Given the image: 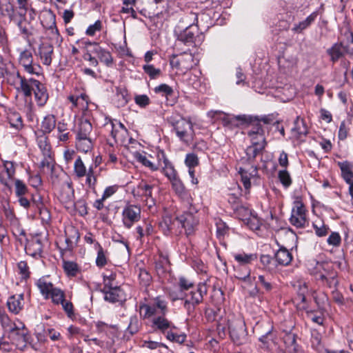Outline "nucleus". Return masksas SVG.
<instances>
[{"instance_id": "9b49d317", "label": "nucleus", "mask_w": 353, "mask_h": 353, "mask_svg": "<svg viewBox=\"0 0 353 353\" xmlns=\"http://www.w3.org/2000/svg\"><path fill=\"white\" fill-rule=\"evenodd\" d=\"M141 209L139 205L127 204L122 211V222L125 228L130 229L141 219Z\"/></svg>"}, {"instance_id": "de8ad7c7", "label": "nucleus", "mask_w": 353, "mask_h": 353, "mask_svg": "<svg viewBox=\"0 0 353 353\" xmlns=\"http://www.w3.org/2000/svg\"><path fill=\"white\" fill-rule=\"evenodd\" d=\"M343 48L341 43H336L327 50L332 62L335 63L343 55Z\"/></svg>"}, {"instance_id": "69168bd1", "label": "nucleus", "mask_w": 353, "mask_h": 353, "mask_svg": "<svg viewBox=\"0 0 353 353\" xmlns=\"http://www.w3.org/2000/svg\"><path fill=\"white\" fill-rule=\"evenodd\" d=\"M61 305L62 309L68 316V317L72 319L74 317V308L72 303L70 301H68L65 298L63 299L61 303H59Z\"/></svg>"}, {"instance_id": "864d4df0", "label": "nucleus", "mask_w": 353, "mask_h": 353, "mask_svg": "<svg viewBox=\"0 0 353 353\" xmlns=\"http://www.w3.org/2000/svg\"><path fill=\"white\" fill-rule=\"evenodd\" d=\"M141 327V323L137 316H132L130 319L129 325L126 329V332L130 335L137 334Z\"/></svg>"}, {"instance_id": "338daca9", "label": "nucleus", "mask_w": 353, "mask_h": 353, "mask_svg": "<svg viewBox=\"0 0 353 353\" xmlns=\"http://www.w3.org/2000/svg\"><path fill=\"white\" fill-rule=\"evenodd\" d=\"M143 69L152 79L157 78L161 73V70L159 68H155L153 65H144Z\"/></svg>"}, {"instance_id": "e433bc0d", "label": "nucleus", "mask_w": 353, "mask_h": 353, "mask_svg": "<svg viewBox=\"0 0 353 353\" xmlns=\"http://www.w3.org/2000/svg\"><path fill=\"white\" fill-rule=\"evenodd\" d=\"M180 57L181 62V72H186L196 65V63L194 62L192 54L184 52Z\"/></svg>"}, {"instance_id": "f03ea898", "label": "nucleus", "mask_w": 353, "mask_h": 353, "mask_svg": "<svg viewBox=\"0 0 353 353\" xmlns=\"http://www.w3.org/2000/svg\"><path fill=\"white\" fill-rule=\"evenodd\" d=\"M7 81L17 93L26 99H31L32 93L39 106H43L48 100V92L44 84L34 78H26L19 71L8 74Z\"/></svg>"}, {"instance_id": "f257e3e1", "label": "nucleus", "mask_w": 353, "mask_h": 353, "mask_svg": "<svg viewBox=\"0 0 353 353\" xmlns=\"http://www.w3.org/2000/svg\"><path fill=\"white\" fill-rule=\"evenodd\" d=\"M168 312L167 302L160 296L139 304L141 316L150 320V327L154 332L164 334L168 330L175 328L172 322L165 317Z\"/></svg>"}, {"instance_id": "4c0bfd02", "label": "nucleus", "mask_w": 353, "mask_h": 353, "mask_svg": "<svg viewBox=\"0 0 353 353\" xmlns=\"http://www.w3.org/2000/svg\"><path fill=\"white\" fill-rule=\"evenodd\" d=\"M179 286L181 290L180 296H172V301H176L178 299H183V294H182L184 291H189L192 289L194 288V283L190 281L189 279L185 277H180L179 279Z\"/></svg>"}, {"instance_id": "20e7f679", "label": "nucleus", "mask_w": 353, "mask_h": 353, "mask_svg": "<svg viewBox=\"0 0 353 353\" xmlns=\"http://www.w3.org/2000/svg\"><path fill=\"white\" fill-rule=\"evenodd\" d=\"M169 123L173 127V129L179 138V139L189 143L192 141L194 137L193 124L190 121L181 117L172 116L168 119Z\"/></svg>"}, {"instance_id": "f704fd0d", "label": "nucleus", "mask_w": 353, "mask_h": 353, "mask_svg": "<svg viewBox=\"0 0 353 353\" xmlns=\"http://www.w3.org/2000/svg\"><path fill=\"white\" fill-rule=\"evenodd\" d=\"M233 256L240 265L251 264L257 259L256 254H246L245 252L234 254Z\"/></svg>"}, {"instance_id": "49530a36", "label": "nucleus", "mask_w": 353, "mask_h": 353, "mask_svg": "<svg viewBox=\"0 0 353 353\" xmlns=\"http://www.w3.org/2000/svg\"><path fill=\"white\" fill-rule=\"evenodd\" d=\"M294 288L296 291L297 296L296 299L300 301V303H304L306 301V294L308 292V287L305 282H297L296 285H294Z\"/></svg>"}, {"instance_id": "bf43d9fd", "label": "nucleus", "mask_w": 353, "mask_h": 353, "mask_svg": "<svg viewBox=\"0 0 353 353\" xmlns=\"http://www.w3.org/2000/svg\"><path fill=\"white\" fill-rule=\"evenodd\" d=\"M63 268L68 276H75L79 272L78 265L72 261H63Z\"/></svg>"}, {"instance_id": "9d476101", "label": "nucleus", "mask_w": 353, "mask_h": 353, "mask_svg": "<svg viewBox=\"0 0 353 353\" xmlns=\"http://www.w3.org/2000/svg\"><path fill=\"white\" fill-rule=\"evenodd\" d=\"M19 64L28 74L37 76L41 74V67L39 63L34 61L32 52L30 50L25 49L20 52Z\"/></svg>"}, {"instance_id": "cd10ccee", "label": "nucleus", "mask_w": 353, "mask_h": 353, "mask_svg": "<svg viewBox=\"0 0 353 353\" xmlns=\"http://www.w3.org/2000/svg\"><path fill=\"white\" fill-rule=\"evenodd\" d=\"M153 188V185L148 184L144 181H141L139 183L137 188L133 190V193L134 195L147 199L152 196Z\"/></svg>"}, {"instance_id": "2eb2a0df", "label": "nucleus", "mask_w": 353, "mask_h": 353, "mask_svg": "<svg viewBox=\"0 0 353 353\" xmlns=\"http://www.w3.org/2000/svg\"><path fill=\"white\" fill-rule=\"evenodd\" d=\"M41 23L43 27L51 31L54 38L59 41L60 34L56 26V15L50 9L44 10L41 13Z\"/></svg>"}, {"instance_id": "7c9ffc66", "label": "nucleus", "mask_w": 353, "mask_h": 353, "mask_svg": "<svg viewBox=\"0 0 353 353\" xmlns=\"http://www.w3.org/2000/svg\"><path fill=\"white\" fill-rule=\"evenodd\" d=\"M25 250L27 254L34 258H37L41 256L42 252V245L41 241L36 239L30 241L26 246Z\"/></svg>"}, {"instance_id": "423d86ee", "label": "nucleus", "mask_w": 353, "mask_h": 353, "mask_svg": "<svg viewBox=\"0 0 353 353\" xmlns=\"http://www.w3.org/2000/svg\"><path fill=\"white\" fill-rule=\"evenodd\" d=\"M228 330L232 341L236 345H241L248 342V331L245 323L241 317L229 319Z\"/></svg>"}, {"instance_id": "0e129e2a", "label": "nucleus", "mask_w": 353, "mask_h": 353, "mask_svg": "<svg viewBox=\"0 0 353 353\" xmlns=\"http://www.w3.org/2000/svg\"><path fill=\"white\" fill-rule=\"evenodd\" d=\"M278 177L281 184L285 188H288L291 185L292 181L290 173L286 169L280 170L278 173Z\"/></svg>"}, {"instance_id": "473e14b6", "label": "nucleus", "mask_w": 353, "mask_h": 353, "mask_svg": "<svg viewBox=\"0 0 353 353\" xmlns=\"http://www.w3.org/2000/svg\"><path fill=\"white\" fill-rule=\"evenodd\" d=\"M94 52L101 62L105 63L107 66H110L112 64L113 58L109 51L97 45Z\"/></svg>"}, {"instance_id": "c85d7f7f", "label": "nucleus", "mask_w": 353, "mask_h": 353, "mask_svg": "<svg viewBox=\"0 0 353 353\" xmlns=\"http://www.w3.org/2000/svg\"><path fill=\"white\" fill-rule=\"evenodd\" d=\"M92 131V125L91 123L86 119H81L79 123L76 138L91 137Z\"/></svg>"}, {"instance_id": "052dcab7", "label": "nucleus", "mask_w": 353, "mask_h": 353, "mask_svg": "<svg viewBox=\"0 0 353 353\" xmlns=\"http://www.w3.org/2000/svg\"><path fill=\"white\" fill-rule=\"evenodd\" d=\"M8 119L11 127L14 128L17 130L21 129L22 128V119L19 113H10L8 117Z\"/></svg>"}, {"instance_id": "c03bdc74", "label": "nucleus", "mask_w": 353, "mask_h": 353, "mask_svg": "<svg viewBox=\"0 0 353 353\" xmlns=\"http://www.w3.org/2000/svg\"><path fill=\"white\" fill-rule=\"evenodd\" d=\"M62 187L63 192L62 193V197L65 202H68L72 200L74 197V189L72 186V182L70 179L65 180L62 183Z\"/></svg>"}, {"instance_id": "dca6fc26", "label": "nucleus", "mask_w": 353, "mask_h": 353, "mask_svg": "<svg viewBox=\"0 0 353 353\" xmlns=\"http://www.w3.org/2000/svg\"><path fill=\"white\" fill-rule=\"evenodd\" d=\"M102 292L104 294V299L110 303L122 302L125 299V292L118 285H112L108 283Z\"/></svg>"}, {"instance_id": "412c9836", "label": "nucleus", "mask_w": 353, "mask_h": 353, "mask_svg": "<svg viewBox=\"0 0 353 353\" xmlns=\"http://www.w3.org/2000/svg\"><path fill=\"white\" fill-rule=\"evenodd\" d=\"M0 169V181L7 185L8 181L12 179L15 174L14 163L12 161H6Z\"/></svg>"}, {"instance_id": "4be33fe9", "label": "nucleus", "mask_w": 353, "mask_h": 353, "mask_svg": "<svg viewBox=\"0 0 353 353\" xmlns=\"http://www.w3.org/2000/svg\"><path fill=\"white\" fill-rule=\"evenodd\" d=\"M53 46L48 43H42L39 48V54L43 64L50 65L52 63Z\"/></svg>"}, {"instance_id": "5701e85b", "label": "nucleus", "mask_w": 353, "mask_h": 353, "mask_svg": "<svg viewBox=\"0 0 353 353\" xmlns=\"http://www.w3.org/2000/svg\"><path fill=\"white\" fill-rule=\"evenodd\" d=\"M214 115H218L219 119L221 120L223 125L230 128L239 126L238 123L241 124V119H239V117H242L243 115L230 116L221 111L214 112Z\"/></svg>"}, {"instance_id": "5fc2aeb1", "label": "nucleus", "mask_w": 353, "mask_h": 353, "mask_svg": "<svg viewBox=\"0 0 353 353\" xmlns=\"http://www.w3.org/2000/svg\"><path fill=\"white\" fill-rule=\"evenodd\" d=\"M170 261L167 256L161 254L159 259L155 263V269L158 274H163L168 267L169 266Z\"/></svg>"}, {"instance_id": "0eeeda50", "label": "nucleus", "mask_w": 353, "mask_h": 353, "mask_svg": "<svg viewBox=\"0 0 353 353\" xmlns=\"http://www.w3.org/2000/svg\"><path fill=\"white\" fill-rule=\"evenodd\" d=\"M239 119H241V124H248L247 134L251 139V141L263 142L265 141V129L263 125L260 123L259 117L243 114Z\"/></svg>"}, {"instance_id": "a878e982", "label": "nucleus", "mask_w": 353, "mask_h": 353, "mask_svg": "<svg viewBox=\"0 0 353 353\" xmlns=\"http://www.w3.org/2000/svg\"><path fill=\"white\" fill-rule=\"evenodd\" d=\"M101 170V168H99V170L97 171L94 168L92 165H90L88 169V172L85 177V185L93 191L96 190V186L98 181V177L99 176V172Z\"/></svg>"}, {"instance_id": "8fccbe9b", "label": "nucleus", "mask_w": 353, "mask_h": 353, "mask_svg": "<svg viewBox=\"0 0 353 353\" xmlns=\"http://www.w3.org/2000/svg\"><path fill=\"white\" fill-rule=\"evenodd\" d=\"M134 157L138 162L148 168L150 170L156 171L159 170V165H156L155 163L152 162L145 155L137 152Z\"/></svg>"}, {"instance_id": "13d9d810", "label": "nucleus", "mask_w": 353, "mask_h": 353, "mask_svg": "<svg viewBox=\"0 0 353 353\" xmlns=\"http://www.w3.org/2000/svg\"><path fill=\"white\" fill-rule=\"evenodd\" d=\"M65 298V294L63 290L60 288H56L50 294V299H51L52 303L54 305H59Z\"/></svg>"}, {"instance_id": "72a5a7b5", "label": "nucleus", "mask_w": 353, "mask_h": 353, "mask_svg": "<svg viewBox=\"0 0 353 353\" xmlns=\"http://www.w3.org/2000/svg\"><path fill=\"white\" fill-rule=\"evenodd\" d=\"M294 128L292 129L296 138L300 139L302 136L307 134V128L305 121L297 117L294 123Z\"/></svg>"}, {"instance_id": "a18cd8bd", "label": "nucleus", "mask_w": 353, "mask_h": 353, "mask_svg": "<svg viewBox=\"0 0 353 353\" xmlns=\"http://www.w3.org/2000/svg\"><path fill=\"white\" fill-rule=\"evenodd\" d=\"M123 6L121 8V13L130 14L134 19L137 18V12L134 9L137 0H121Z\"/></svg>"}, {"instance_id": "4d7b16f0", "label": "nucleus", "mask_w": 353, "mask_h": 353, "mask_svg": "<svg viewBox=\"0 0 353 353\" xmlns=\"http://www.w3.org/2000/svg\"><path fill=\"white\" fill-rule=\"evenodd\" d=\"M161 168L163 173L170 181L178 178L177 172L174 169V165L170 161L162 166Z\"/></svg>"}, {"instance_id": "bb28decb", "label": "nucleus", "mask_w": 353, "mask_h": 353, "mask_svg": "<svg viewBox=\"0 0 353 353\" xmlns=\"http://www.w3.org/2000/svg\"><path fill=\"white\" fill-rule=\"evenodd\" d=\"M286 348L290 353H299L300 347L296 343V335L290 332H286L283 336Z\"/></svg>"}, {"instance_id": "58836bf2", "label": "nucleus", "mask_w": 353, "mask_h": 353, "mask_svg": "<svg viewBox=\"0 0 353 353\" xmlns=\"http://www.w3.org/2000/svg\"><path fill=\"white\" fill-rule=\"evenodd\" d=\"M57 129L58 132L57 139L59 141L61 142L68 141L71 137L68 132V124L65 123L63 120L59 121L57 125Z\"/></svg>"}, {"instance_id": "aec40b11", "label": "nucleus", "mask_w": 353, "mask_h": 353, "mask_svg": "<svg viewBox=\"0 0 353 353\" xmlns=\"http://www.w3.org/2000/svg\"><path fill=\"white\" fill-rule=\"evenodd\" d=\"M48 276H42L37 280L35 285L45 299H50V294L56 288L54 284L48 280Z\"/></svg>"}, {"instance_id": "680f3d73", "label": "nucleus", "mask_w": 353, "mask_h": 353, "mask_svg": "<svg viewBox=\"0 0 353 353\" xmlns=\"http://www.w3.org/2000/svg\"><path fill=\"white\" fill-rule=\"evenodd\" d=\"M139 283L143 287H148L152 281L151 274L145 269H140L139 274Z\"/></svg>"}, {"instance_id": "b1692460", "label": "nucleus", "mask_w": 353, "mask_h": 353, "mask_svg": "<svg viewBox=\"0 0 353 353\" xmlns=\"http://www.w3.org/2000/svg\"><path fill=\"white\" fill-rule=\"evenodd\" d=\"M275 262L282 266L288 265L292 260V253L285 248L281 247L274 254Z\"/></svg>"}, {"instance_id": "603ef678", "label": "nucleus", "mask_w": 353, "mask_h": 353, "mask_svg": "<svg viewBox=\"0 0 353 353\" xmlns=\"http://www.w3.org/2000/svg\"><path fill=\"white\" fill-rule=\"evenodd\" d=\"M260 263L263 265V268L268 271H272L276 267V262L274 261L273 258L269 254L261 255Z\"/></svg>"}, {"instance_id": "ddd939ff", "label": "nucleus", "mask_w": 353, "mask_h": 353, "mask_svg": "<svg viewBox=\"0 0 353 353\" xmlns=\"http://www.w3.org/2000/svg\"><path fill=\"white\" fill-rule=\"evenodd\" d=\"M306 219V209L302 201H295L290 218V223L296 228L305 227Z\"/></svg>"}, {"instance_id": "774afa93", "label": "nucleus", "mask_w": 353, "mask_h": 353, "mask_svg": "<svg viewBox=\"0 0 353 353\" xmlns=\"http://www.w3.org/2000/svg\"><path fill=\"white\" fill-rule=\"evenodd\" d=\"M185 163L189 169L194 168L199 165V159L194 153L188 154L185 157Z\"/></svg>"}, {"instance_id": "393cba45", "label": "nucleus", "mask_w": 353, "mask_h": 353, "mask_svg": "<svg viewBox=\"0 0 353 353\" xmlns=\"http://www.w3.org/2000/svg\"><path fill=\"white\" fill-rule=\"evenodd\" d=\"M23 294L13 295L9 297L7 301V306L10 312L15 314L19 313L23 308Z\"/></svg>"}, {"instance_id": "ea45409f", "label": "nucleus", "mask_w": 353, "mask_h": 353, "mask_svg": "<svg viewBox=\"0 0 353 353\" xmlns=\"http://www.w3.org/2000/svg\"><path fill=\"white\" fill-rule=\"evenodd\" d=\"M73 172L74 175L79 179L84 177L87 174L88 169L79 156L74 161Z\"/></svg>"}, {"instance_id": "c756f323", "label": "nucleus", "mask_w": 353, "mask_h": 353, "mask_svg": "<svg viewBox=\"0 0 353 353\" xmlns=\"http://www.w3.org/2000/svg\"><path fill=\"white\" fill-rule=\"evenodd\" d=\"M177 224L176 217L172 219L170 216H165L159 223V228L164 234L169 235L174 232L175 225Z\"/></svg>"}, {"instance_id": "6e6d98bb", "label": "nucleus", "mask_w": 353, "mask_h": 353, "mask_svg": "<svg viewBox=\"0 0 353 353\" xmlns=\"http://www.w3.org/2000/svg\"><path fill=\"white\" fill-rule=\"evenodd\" d=\"M3 211L6 219L10 223V224H17L18 220L14 214V210L11 208L8 202L3 204Z\"/></svg>"}, {"instance_id": "6ab92c4d", "label": "nucleus", "mask_w": 353, "mask_h": 353, "mask_svg": "<svg viewBox=\"0 0 353 353\" xmlns=\"http://www.w3.org/2000/svg\"><path fill=\"white\" fill-rule=\"evenodd\" d=\"M267 145L266 141H252V145L248 146L245 150L248 161L252 163L256 157L262 154L263 150Z\"/></svg>"}, {"instance_id": "a211bd4d", "label": "nucleus", "mask_w": 353, "mask_h": 353, "mask_svg": "<svg viewBox=\"0 0 353 353\" xmlns=\"http://www.w3.org/2000/svg\"><path fill=\"white\" fill-rule=\"evenodd\" d=\"M154 92L164 97L168 105H173L177 101V97L172 87L165 83L160 84L154 88Z\"/></svg>"}, {"instance_id": "39448f33", "label": "nucleus", "mask_w": 353, "mask_h": 353, "mask_svg": "<svg viewBox=\"0 0 353 353\" xmlns=\"http://www.w3.org/2000/svg\"><path fill=\"white\" fill-rule=\"evenodd\" d=\"M176 35V47L181 43L188 46H196L201 43L203 40V35L199 32L198 26L192 23L189 25L185 29L179 32L175 31Z\"/></svg>"}, {"instance_id": "79ce46f5", "label": "nucleus", "mask_w": 353, "mask_h": 353, "mask_svg": "<svg viewBox=\"0 0 353 353\" xmlns=\"http://www.w3.org/2000/svg\"><path fill=\"white\" fill-rule=\"evenodd\" d=\"M14 22L17 24V26L19 28L21 33L23 35L24 38L28 39L29 37L32 34V32L28 28L26 21L25 14L19 13V18L17 17V21Z\"/></svg>"}, {"instance_id": "a19ab883", "label": "nucleus", "mask_w": 353, "mask_h": 353, "mask_svg": "<svg viewBox=\"0 0 353 353\" xmlns=\"http://www.w3.org/2000/svg\"><path fill=\"white\" fill-rule=\"evenodd\" d=\"M256 285L259 288L263 289L265 292H270L274 288V285L271 281L270 276L265 275H259L258 276Z\"/></svg>"}, {"instance_id": "1a4fd4ad", "label": "nucleus", "mask_w": 353, "mask_h": 353, "mask_svg": "<svg viewBox=\"0 0 353 353\" xmlns=\"http://www.w3.org/2000/svg\"><path fill=\"white\" fill-rule=\"evenodd\" d=\"M8 337L12 344H14L19 350H23L29 342L30 335L25 325L19 321L18 324L12 326L8 332Z\"/></svg>"}, {"instance_id": "7ed1b4c3", "label": "nucleus", "mask_w": 353, "mask_h": 353, "mask_svg": "<svg viewBox=\"0 0 353 353\" xmlns=\"http://www.w3.org/2000/svg\"><path fill=\"white\" fill-rule=\"evenodd\" d=\"M312 274L316 280L321 281L330 288L336 287L338 284L337 272L332 262H317Z\"/></svg>"}, {"instance_id": "c9c22d12", "label": "nucleus", "mask_w": 353, "mask_h": 353, "mask_svg": "<svg viewBox=\"0 0 353 353\" xmlns=\"http://www.w3.org/2000/svg\"><path fill=\"white\" fill-rule=\"evenodd\" d=\"M76 147L78 150L87 153L93 148V142L91 137L76 138Z\"/></svg>"}, {"instance_id": "f8f14e48", "label": "nucleus", "mask_w": 353, "mask_h": 353, "mask_svg": "<svg viewBox=\"0 0 353 353\" xmlns=\"http://www.w3.org/2000/svg\"><path fill=\"white\" fill-rule=\"evenodd\" d=\"M176 222L185 230V234L189 236L194 234L199 224V219L192 212H185L176 216Z\"/></svg>"}, {"instance_id": "4468645a", "label": "nucleus", "mask_w": 353, "mask_h": 353, "mask_svg": "<svg viewBox=\"0 0 353 353\" xmlns=\"http://www.w3.org/2000/svg\"><path fill=\"white\" fill-rule=\"evenodd\" d=\"M14 193L21 207L25 209L30 208L29 197H32V194L29 192L26 183L20 179L14 180Z\"/></svg>"}, {"instance_id": "f3484780", "label": "nucleus", "mask_w": 353, "mask_h": 353, "mask_svg": "<svg viewBox=\"0 0 353 353\" xmlns=\"http://www.w3.org/2000/svg\"><path fill=\"white\" fill-rule=\"evenodd\" d=\"M323 6L321 5L319 10H315L313 12H312L309 16H307L304 20L301 21L298 23H296L294 24L292 31L294 34H302L303 32L309 28L311 25L316 21L318 15L319 14H321V12H319L320 10H323Z\"/></svg>"}, {"instance_id": "37998d69", "label": "nucleus", "mask_w": 353, "mask_h": 353, "mask_svg": "<svg viewBox=\"0 0 353 353\" xmlns=\"http://www.w3.org/2000/svg\"><path fill=\"white\" fill-rule=\"evenodd\" d=\"M37 144L43 155L52 154L51 145L48 138L46 134H42L37 137Z\"/></svg>"}, {"instance_id": "2f4dec72", "label": "nucleus", "mask_w": 353, "mask_h": 353, "mask_svg": "<svg viewBox=\"0 0 353 353\" xmlns=\"http://www.w3.org/2000/svg\"><path fill=\"white\" fill-rule=\"evenodd\" d=\"M56 127V118L53 114L46 115L41 121V128L42 134L50 133Z\"/></svg>"}, {"instance_id": "6e6552de", "label": "nucleus", "mask_w": 353, "mask_h": 353, "mask_svg": "<svg viewBox=\"0 0 353 353\" xmlns=\"http://www.w3.org/2000/svg\"><path fill=\"white\" fill-rule=\"evenodd\" d=\"M208 286L205 282L199 283L196 288L185 293L184 307L188 312L193 311L195 307L203 301V296L208 293Z\"/></svg>"}, {"instance_id": "e2e57ef3", "label": "nucleus", "mask_w": 353, "mask_h": 353, "mask_svg": "<svg viewBox=\"0 0 353 353\" xmlns=\"http://www.w3.org/2000/svg\"><path fill=\"white\" fill-rule=\"evenodd\" d=\"M312 225L316 234L319 237L325 236L330 230L329 227L325 225L321 221H319V222H314Z\"/></svg>"}, {"instance_id": "3c124183", "label": "nucleus", "mask_w": 353, "mask_h": 353, "mask_svg": "<svg viewBox=\"0 0 353 353\" xmlns=\"http://www.w3.org/2000/svg\"><path fill=\"white\" fill-rule=\"evenodd\" d=\"M94 247L97 250L96 265L99 268H103L107 264L108 261L105 252L99 242L95 243Z\"/></svg>"}, {"instance_id": "09e8293b", "label": "nucleus", "mask_w": 353, "mask_h": 353, "mask_svg": "<svg viewBox=\"0 0 353 353\" xmlns=\"http://www.w3.org/2000/svg\"><path fill=\"white\" fill-rule=\"evenodd\" d=\"M172 188L175 192L181 198H186L188 196V192L186 190L185 185L178 177L170 181Z\"/></svg>"}]
</instances>
